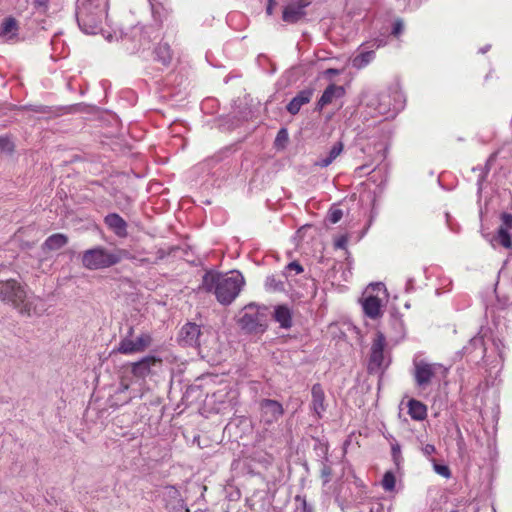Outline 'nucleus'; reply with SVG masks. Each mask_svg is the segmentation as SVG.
<instances>
[{"mask_svg": "<svg viewBox=\"0 0 512 512\" xmlns=\"http://www.w3.org/2000/svg\"><path fill=\"white\" fill-rule=\"evenodd\" d=\"M374 58L373 51L362 52L352 60L353 67L357 69H362L366 67Z\"/></svg>", "mask_w": 512, "mask_h": 512, "instance_id": "393cba45", "label": "nucleus"}, {"mask_svg": "<svg viewBox=\"0 0 512 512\" xmlns=\"http://www.w3.org/2000/svg\"><path fill=\"white\" fill-rule=\"evenodd\" d=\"M68 243V237L62 233H55L49 236L43 243L45 251H56Z\"/></svg>", "mask_w": 512, "mask_h": 512, "instance_id": "412c9836", "label": "nucleus"}, {"mask_svg": "<svg viewBox=\"0 0 512 512\" xmlns=\"http://www.w3.org/2000/svg\"><path fill=\"white\" fill-rule=\"evenodd\" d=\"M311 395V409L318 418H321L326 411L325 392L321 384L316 383L312 386Z\"/></svg>", "mask_w": 512, "mask_h": 512, "instance_id": "4468645a", "label": "nucleus"}, {"mask_svg": "<svg viewBox=\"0 0 512 512\" xmlns=\"http://www.w3.org/2000/svg\"><path fill=\"white\" fill-rule=\"evenodd\" d=\"M201 335L200 326L195 323L185 324L180 331L179 343L183 346L196 347Z\"/></svg>", "mask_w": 512, "mask_h": 512, "instance_id": "f8f14e48", "label": "nucleus"}, {"mask_svg": "<svg viewBox=\"0 0 512 512\" xmlns=\"http://www.w3.org/2000/svg\"><path fill=\"white\" fill-rule=\"evenodd\" d=\"M266 286L270 291H281L283 290V283L276 282L275 278L271 277L267 279Z\"/></svg>", "mask_w": 512, "mask_h": 512, "instance_id": "2f4dec72", "label": "nucleus"}, {"mask_svg": "<svg viewBox=\"0 0 512 512\" xmlns=\"http://www.w3.org/2000/svg\"><path fill=\"white\" fill-rule=\"evenodd\" d=\"M502 224L498 228L495 235V241L505 249L512 248V237L509 230L512 229V214L502 213L501 214Z\"/></svg>", "mask_w": 512, "mask_h": 512, "instance_id": "9b49d317", "label": "nucleus"}, {"mask_svg": "<svg viewBox=\"0 0 512 512\" xmlns=\"http://www.w3.org/2000/svg\"><path fill=\"white\" fill-rule=\"evenodd\" d=\"M422 451L423 453L426 455V456H430L432 454H434L436 452V448L434 445L432 444H426L423 448H422Z\"/></svg>", "mask_w": 512, "mask_h": 512, "instance_id": "e433bc0d", "label": "nucleus"}, {"mask_svg": "<svg viewBox=\"0 0 512 512\" xmlns=\"http://www.w3.org/2000/svg\"><path fill=\"white\" fill-rule=\"evenodd\" d=\"M286 270L288 272H295L296 274H300L304 271L302 265L297 262V261H293V262H290L287 266H286Z\"/></svg>", "mask_w": 512, "mask_h": 512, "instance_id": "f704fd0d", "label": "nucleus"}, {"mask_svg": "<svg viewBox=\"0 0 512 512\" xmlns=\"http://www.w3.org/2000/svg\"><path fill=\"white\" fill-rule=\"evenodd\" d=\"M403 28H404V25H403L402 20H400V19L396 20L393 25L392 34L395 37H398L402 33Z\"/></svg>", "mask_w": 512, "mask_h": 512, "instance_id": "c9c22d12", "label": "nucleus"}, {"mask_svg": "<svg viewBox=\"0 0 512 512\" xmlns=\"http://www.w3.org/2000/svg\"><path fill=\"white\" fill-rule=\"evenodd\" d=\"M343 216V212L339 208H332L328 212V220L332 224L338 223Z\"/></svg>", "mask_w": 512, "mask_h": 512, "instance_id": "c85d7f7f", "label": "nucleus"}, {"mask_svg": "<svg viewBox=\"0 0 512 512\" xmlns=\"http://www.w3.org/2000/svg\"><path fill=\"white\" fill-rule=\"evenodd\" d=\"M408 414L415 421H423L427 418V406L416 399H409L407 402Z\"/></svg>", "mask_w": 512, "mask_h": 512, "instance_id": "6ab92c4d", "label": "nucleus"}, {"mask_svg": "<svg viewBox=\"0 0 512 512\" xmlns=\"http://www.w3.org/2000/svg\"><path fill=\"white\" fill-rule=\"evenodd\" d=\"M441 368L442 366L440 364L428 363L424 360H415L413 362V376L416 385L419 388L425 389L432 383L438 370Z\"/></svg>", "mask_w": 512, "mask_h": 512, "instance_id": "20e7f679", "label": "nucleus"}, {"mask_svg": "<svg viewBox=\"0 0 512 512\" xmlns=\"http://www.w3.org/2000/svg\"><path fill=\"white\" fill-rule=\"evenodd\" d=\"M375 287L378 289H381L383 287V285L379 283V284H376Z\"/></svg>", "mask_w": 512, "mask_h": 512, "instance_id": "ea45409f", "label": "nucleus"}, {"mask_svg": "<svg viewBox=\"0 0 512 512\" xmlns=\"http://www.w3.org/2000/svg\"><path fill=\"white\" fill-rule=\"evenodd\" d=\"M240 322L244 328L254 330L256 326L259 324L258 315L257 313L251 314L249 312H245L242 315Z\"/></svg>", "mask_w": 512, "mask_h": 512, "instance_id": "a878e982", "label": "nucleus"}, {"mask_svg": "<svg viewBox=\"0 0 512 512\" xmlns=\"http://www.w3.org/2000/svg\"><path fill=\"white\" fill-rule=\"evenodd\" d=\"M341 73L340 70L338 69H335V68H328L327 70H325L324 74L326 76H337Z\"/></svg>", "mask_w": 512, "mask_h": 512, "instance_id": "4c0bfd02", "label": "nucleus"}, {"mask_svg": "<svg viewBox=\"0 0 512 512\" xmlns=\"http://www.w3.org/2000/svg\"><path fill=\"white\" fill-rule=\"evenodd\" d=\"M161 365L162 359L155 356H146L140 361L132 364L131 372L135 377L145 378L151 372V367Z\"/></svg>", "mask_w": 512, "mask_h": 512, "instance_id": "ddd939ff", "label": "nucleus"}, {"mask_svg": "<svg viewBox=\"0 0 512 512\" xmlns=\"http://www.w3.org/2000/svg\"><path fill=\"white\" fill-rule=\"evenodd\" d=\"M106 226L118 237L124 238L127 236V223L117 213H110L104 218Z\"/></svg>", "mask_w": 512, "mask_h": 512, "instance_id": "2eb2a0df", "label": "nucleus"}, {"mask_svg": "<svg viewBox=\"0 0 512 512\" xmlns=\"http://www.w3.org/2000/svg\"><path fill=\"white\" fill-rule=\"evenodd\" d=\"M26 298V290L17 280L0 281V300L12 304L21 314L30 316L33 306Z\"/></svg>", "mask_w": 512, "mask_h": 512, "instance_id": "7ed1b4c3", "label": "nucleus"}, {"mask_svg": "<svg viewBox=\"0 0 512 512\" xmlns=\"http://www.w3.org/2000/svg\"><path fill=\"white\" fill-rule=\"evenodd\" d=\"M386 345V338L384 334L378 331L372 341L370 349V357L368 362L369 373H377L381 370L384 362V348Z\"/></svg>", "mask_w": 512, "mask_h": 512, "instance_id": "39448f33", "label": "nucleus"}, {"mask_svg": "<svg viewBox=\"0 0 512 512\" xmlns=\"http://www.w3.org/2000/svg\"><path fill=\"white\" fill-rule=\"evenodd\" d=\"M287 141H288V132L285 128H282L277 133V136L275 139V146L283 148Z\"/></svg>", "mask_w": 512, "mask_h": 512, "instance_id": "cd10ccee", "label": "nucleus"}, {"mask_svg": "<svg viewBox=\"0 0 512 512\" xmlns=\"http://www.w3.org/2000/svg\"><path fill=\"white\" fill-rule=\"evenodd\" d=\"M345 90L342 86L330 84L326 87L320 99L317 102L316 108L322 110L323 107L333 102L335 98L344 96Z\"/></svg>", "mask_w": 512, "mask_h": 512, "instance_id": "dca6fc26", "label": "nucleus"}, {"mask_svg": "<svg viewBox=\"0 0 512 512\" xmlns=\"http://www.w3.org/2000/svg\"><path fill=\"white\" fill-rule=\"evenodd\" d=\"M396 479L391 471L385 472L382 479V487L386 491H392L395 488Z\"/></svg>", "mask_w": 512, "mask_h": 512, "instance_id": "bb28decb", "label": "nucleus"}, {"mask_svg": "<svg viewBox=\"0 0 512 512\" xmlns=\"http://www.w3.org/2000/svg\"><path fill=\"white\" fill-rule=\"evenodd\" d=\"M284 409L281 403L272 399H263L260 402V422L269 427L278 422L283 416Z\"/></svg>", "mask_w": 512, "mask_h": 512, "instance_id": "423d86ee", "label": "nucleus"}, {"mask_svg": "<svg viewBox=\"0 0 512 512\" xmlns=\"http://www.w3.org/2000/svg\"><path fill=\"white\" fill-rule=\"evenodd\" d=\"M126 251L115 249L107 250L102 246L88 249L82 254V265L89 270H101L118 264L125 255Z\"/></svg>", "mask_w": 512, "mask_h": 512, "instance_id": "f03ea898", "label": "nucleus"}, {"mask_svg": "<svg viewBox=\"0 0 512 512\" xmlns=\"http://www.w3.org/2000/svg\"><path fill=\"white\" fill-rule=\"evenodd\" d=\"M151 343L152 336L149 333H142L135 340L128 337L123 338L117 350L122 354L129 355L145 351Z\"/></svg>", "mask_w": 512, "mask_h": 512, "instance_id": "6e6552de", "label": "nucleus"}, {"mask_svg": "<svg viewBox=\"0 0 512 512\" xmlns=\"http://www.w3.org/2000/svg\"><path fill=\"white\" fill-rule=\"evenodd\" d=\"M18 29L19 26L17 20L13 17H7L2 22L0 35L11 39L17 35Z\"/></svg>", "mask_w": 512, "mask_h": 512, "instance_id": "4be33fe9", "label": "nucleus"}, {"mask_svg": "<svg viewBox=\"0 0 512 512\" xmlns=\"http://www.w3.org/2000/svg\"><path fill=\"white\" fill-rule=\"evenodd\" d=\"M166 509L171 512H190L180 491L174 486H166L163 492Z\"/></svg>", "mask_w": 512, "mask_h": 512, "instance_id": "9d476101", "label": "nucleus"}, {"mask_svg": "<svg viewBox=\"0 0 512 512\" xmlns=\"http://www.w3.org/2000/svg\"><path fill=\"white\" fill-rule=\"evenodd\" d=\"M274 4H275V0H269L268 6L266 9V12L268 15H271L273 13Z\"/></svg>", "mask_w": 512, "mask_h": 512, "instance_id": "58836bf2", "label": "nucleus"}, {"mask_svg": "<svg viewBox=\"0 0 512 512\" xmlns=\"http://www.w3.org/2000/svg\"><path fill=\"white\" fill-rule=\"evenodd\" d=\"M434 470L437 474L445 478H449L451 476V471L446 465L434 464Z\"/></svg>", "mask_w": 512, "mask_h": 512, "instance_id": "72a5a7b5", "label": "nucleus"}, {"mask_svg": "<svg viewBox=\"0 0 512 512\" xmlns=\"http://www.w3.org/2000/svg\"><path fill=\"white\" fill-rule=\"evenodd\" d=\"M321 479L323 480V484H327L331 480L332 469L328 465H323L320 471Z\"/></svg>", "mask_w": 512, "mask_h": 512, "instance_id": "473e14b6", "label": "nucleus"}, {"mask_svg": "<svg viewBox=\"0 0 512 512\" xmlns=\"http://www.w3.org/2000/svg\"><path fill=\"white\" fill-rule=\"evenodd\" d=\"M381 300L377 296L368 295L362 302L363 311L366 316L371 319H377L381 317Z\"/></svg>", "mask_w": 512, "mask_h": 512, "instance_id": "a211bd4d", "label": "nucleus"}, {"mask_svg": "<svg viewBox=\"0 0 512 512\" xmlns=\"http://www.w3.org/2000/svg\"><path fill=\"white\" fill-rule=\"evenodd\" d=\"M311 4V0H291L282 12V20L289 24H295L306 16L305 9Z\"/></svg>", "mask_w": 512, "mask_h": 512, "instance_id": "1a4fd4ad", "label": "nucleus"}, {"mask_svg": "<svg viewBox=\"0 0 512 512\" xmlns=\"http://www.w3.org/2000/svg\"><path fill=\"white\" fill-rule=\"evenodd\" d=\"M313 91L311 89H305L300 91L286 106L287 111L296 115L301 107L309 103L312 99Z\"/></svg>", "mask_w": 512, "mask_h": 512, "instance_id": "f3484780", "label": "nucleus"}, {"mask_svg": "<svg viewBox=\"0 0 512 512\" xmlns=\"http://www.w3.org/2000/svg\"><path fill=\"white\" fill-rule=\"evenodd\" d=\"M0 150L12 153L14 151V144L8 137H0Z\"/></svg>", "mask_w": 512, "mask_h": 512, "instance_id": "7c9ffc66", "label": "nucleus"}, {"mask_svg": "<svg viewBox=\"0 0 512 512\" xmlns=\"http://www.w3.org/2000/svg\"><path fill=\"white\" fill-rule=\"evenodd\" d=\"M156 60L161 62L164 66L170 64L172 60V51L168 43H159L155 48Z\"/></svg>", "mask_w": 512, "mask_h": 512, "instance_id": "5701e85b", "label": "nucleus"}, {"mask_svg": "<svg viewBox=\"0 0 512 512\" xmlns=\"http://www.w3.org/2000/svg\"><path fill=\"white\" fill-rule=\"evenodd\" d=\"M274 319L282 328L288 329L292 326V313L286 305H278L275 308Z\"/></svg>", "mask_w": 512, "mask_h": 512, "instance_id": "aec40b11", "label": "nucleus"}, {"mask_svg": "<svg viewBox=\"0 0 512 512\" xmlns=\"http://www.w3.org/2000/svg\"><path fill=\"white\" fill-rule=\"evenodd\" d=\"M295 501L300 503L299 509L301 510V512H314V508L310 504H308L305 496L296 495Z\"/></svg>", "mask_w": 512, "mask_h": 512, "instance_id": "c756f323", "label": "nucleus"}, {"mask_svg": "<svg viewBox=\"0 0 512 512\" xmlns=\"http://www.w3.org/2000/svg\"><path fill=\"white\" fill-rule=\"evenodd\" d=\"M342 151L343 143L339 141L333 145L329 151V155L325 158H322L317 164L323 168L329 166L341 154Z\"/></svg>", "mask_w": 512, "mask_h": 512, "instance_id": "b1692460", "label": "nucleus"}, {"mask_svg": "<svg viewBox=\"0 0 512 512\" xmlns=\"http://www.w3.org/2000/svg\"><path fill=\"white\" fill-rule=\"evenodd\" d=\"M102 14L101 9L91 12L90 7L85 5L77 15L78 24L85 33L95 34L102 23Z\"/></svg>", "mask_w": 512, "mask_h": 512, "instance_id": "0eeeda50", "label": "nucleus"}, {"mask_svg": "<svg viewBox=\"0 0 512 512\" xmlns=\"http://www.w3.org/2000/svg\"><path fill=\"white\" fill-rule=\"evenodd\" d=\"M245 279L239 272H220L209 269L204 272L196 291L201 294L213 295L223 306L230 305L240 294Z\"/></svg>", "mask_w": 512, "mask_h": 512, "instance_id": "f257e3e1", "label": "nucleus"}]
</instances>
